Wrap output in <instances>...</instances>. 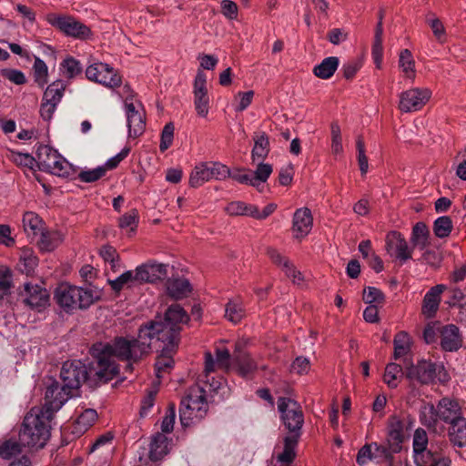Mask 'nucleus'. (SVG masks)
<instances>
[{"label": "nucleus", "mask_w": 466, "mask_h": 466, "mask_svg": "<svg viewBox=\"0 0 466 466\" xmlns=\"http://www.w3.org/2000/svg\"><path fill=\"white\" fill-rule=\"evenodd\" d=\"M189 316L178 304L168 307L164 318L157 317L138 329L137 338L117 337L112 343L98 342L92 346L90 351L96 360L97 377L104 381L112 380L118 372L115 358L127 361L126 369L133 370V364L147 356L151 350L153 340H169L172 350L176 342L179 343L182 325L187 324Z\"/></svg>", "instance_id": "nucleus-1"}, {"label": "nucleus", "mask_w": 466, "mask_h": 466, "mask_svg": "<svg viewBox=\"0 0 466 466\" xmlns=\"http://www.w3.org/2000/svg\"><path fill=\"white\" fill-rule=\"evenodd\" d=\"M52 409L39 410L33 407L24 417L19 431V440L24 447L29 449H43L51 433Z\"/></svg>", "instance_id": "nucleus-2"}, {"label": "nucleus", "mask_w": 466, "mask_h": 466, "mask_svg": "<svg viewBox=\"0 0 466 466\" xmlns=\"http://www.w3.org/2000/svg\"><path fill=\"white\" fill-rule=\"evenodd\" d=\"M445 441L429 442L428 434L422 428L415 430L412 437V458L415 466H451L445 455Z\"/></svg>", "instance_id": "nucleus-3"}, {"label": "nucleus", "mask_w": 466, "mask_h": 466, "mask_svg": "<svg viewBox=\"0 0 466 466\" xmlns=\"http://www.w3.org/2000/svg\"><path fill=\"white\" fill-rule=\"evenodd\" d=\"M463 417L462 409L458 400L444 397L435 407L425 405L420 411V420L427 427H433L439 420L451 424Z\"/></svg>", "instance_id": "nucleus-4"}, {"label": "nucleus", "mask_w": 466, "mask_h": 466, "mask_svg": "<svg viewBox=\"0 0 466 466\" xmlns=\"http://www.w3.org/2000/svg\"><path fill=\"white\" fill-rule=\"evenodd\" d=\"M87 378L86 366L80 360L66 361L60 370V409L69 399L78 396Z\"/></svg>", "instance_id": "nucleus-5"}, {"label": "nucleus", "mask_w": 466, "mask_h": 466, "mask_svg": "<svg viewBox=\"0 0 466 466\" xmlns=\"http://www.w3.org/2000/svg\"><path fill=\"white\" fill-rule=\"evenodd\" d=\"M208 409L206 390L198 384L191 386L180 404L179 416L182 426L188 427L194 420L203 419Z\"/></svg>", "instance_id": "nucleus-6"}, {"label": "nucleus", "mask_w": 466, "mask_h": 466, "mask_svg": "<svg viewBox=\"0 0 466 466\" xmlns=\"http://www.w3.org/2000/svg\"><path fill=\"white\" fill-rule=\"evenodd\" d=\"M100 298V292L60 282V308L66 312L87 309Z\"/></svg>", "instance_id": "nucleus-7"}, {"label": "nucleus", "mask_w": 466, "mask_h": 466, "mask_svg": "<svg viewBox=\"0 0 466 466\" xmlns=\"http://www.w3.org/2000/svg\"><path fill=\"white\" fill-rule=\"evenodd\" d=\"M86 76L88 80L108 88L118 87L122 83V77L118 72L106 63L95 62L89 65L86 69Z\"/></svg>", "instance_id": "nucleus-8"}, {"label": "nucleus", "mask_w": 466, "mask_h": 466, "mask_svg": "<svg viewBox=\"0 0 466 466\" xmlns=\"http://www.w3.org/2000/svg\"><path fill=\"white\" fill-rule=\"evenodd\" d=\"M278 410L280 412L284 425L289 431H300L304 423V416L301 406L296 400L280 397L278 400Z\"/></svg>", "instance_id": "nucleus-9"}, {"label": "nucleus", "mask_w": 466, "mask_h": 466, "mask_svg": "<svg viewBox=\"0 0 466 466\" xmlns=\"http://www.w3.org/2000/svg\"><path fill=\"white\" fill-rule=\"evenodd\" d=\"M399 109L402 113L420 110L431 97V91L427 87H412L399 96Z\"/></svg>", "instance_id": "nucleus-10"}, {"label": "nucleus", "mask_w": 466, "mask_h": 466, "mask_svg": "<svg viewBox=\"0 0 466 466\" xmlns=\"http://www.w3.org/2000/svg\"><path fill=\"white\" fill-rule=\"evenodd\" d=\"M132 98V94L125 98V109L129 137L136 138L144 133L146 120L141 104L133 103Z\"/></svg>", "instance_id": "nucleus-11"}, {"label": "nucleus", "mask_w": 466, "mask_h": 466, "mask_svg": "<svg viewBox=\"0 0 466 466\" xmlns=\"http://www.w3.org/2000/svg\"><path fill=\"white\" fill-rule=\"evenodd\" d=\"M20 296L26 306L38 311L44 309L49 302V294L46 289L30 282L24 284V290L21 291Z\"/></svg>", "instance_id": "nucleus-12"}, {"label": "nucleus", "mask_w": 466, "mask_h": 466, "mask_svg": "<svg viewBox=\"0 0 466 466\" xmlns=\"http://www.w3.org/2000/svg\"><path fill=\"white\" fill-rule=\"evenodd\" d=\"M194 106L198 116L206 117L209 111L210 99L207 88V76L202 71H198L194 85Z\"/></svg>", "instance_id": "nucleus-13"}, {"label": "nucleus", "mask_w": 466, "mask_h": 466, "mask_svg": "<svg viewBox=\"0 0 466 466\" xmlns=\"http://www.w3.org/2000/svg\"><path fill=\"white\" fill-rule=\"evenodd\" d=\"M138 283H155L167 276V265L149 261L136 268Z\"/></svg>", "instance_id": "nucleus-14"}, {"label": "nucleus", "mask_w": 466, "mask_h": 466, "mask_svg": "<svg viewBox=\"0 0 466 466\" xmlns=\"http://www.w3.org/2000/svg\"><path fill=\"white\" fill-rule=\"evenodd\" d=\"M406 376L412 381L430 384L436 377V364L431 361L420 360L407 369Z\"/></svg>", "instance_id": "nucleus-15"}, {"label": "nucleus", "mask_w": 466, "mask_h": 466, "mask_svg": "<svg viewBox=\"0 0 466 466\" xmlns=\"http://www.w3.org/2000/svg\"><path fill=\"white\" fill-rule=\"evenodd\" d=\"M83 73V66L76 58L66 56L60 63V76L66 80L60 79V98L62 97V90H66L70 82Z\"/></svg>", "instance_id": "nucleus-16"}, {"label": "nucleus", "mask_w": 466, "mask_h": 466, "mask_svg": "<svg viewBox=\"0 0 466 466\" xmlns=\"http://www.w3.org/2000/svg\"><path fill=\"white\" fill-rule=\"evenodd\" d=\"M386 248L391 256H395V258L401 262L411 258V249L405 238L399 232L393 231L388 234Z\"/></svg>", "instance_id": "nucleus-17"}, {"label": "nucleus", "mask_w": 466, "mask_h": 466, "mask_svg": "<svg viewBox=\"0 0 466 466\" xmlns=\"http://www.w3.org/2000/svg\"><path fill=\"white\" fill-rule=\"evenodd\" d=\"M60 31L67 36L79 40H86L92 35L88 26L72 16L63 15H60Z\"/></svg>", "instance_id": "nucleus-18"}, {"label": "nucleus", "mask_w": 466, "mask_h": 466, "mask_svg": "<svg viewBox=\"0 0 466 466\" xmlns=\"http://www.w3.org/2000/svg\"><path fill=\"white\" fill-rule=\"evenodd\" d=\"M313 218L308 208H301L295 211L292 220V233L296 239H302L309 235L312 228Z\"/></svg>", "instance_id": "nucleus-19"}, {"label": "nucleus", "mask_w": 466, "mask_h": 466, "mask_svg": "<svg viewBox=\"0 0 466 466\" xmlns=\"http://www.w3.org/2000/svg\"><path fill=\"white\" fill-rule=\"evenodd\" d=\"M445 289V285L438 284L427 291L421 307V313L425 318L432 319L435 317L441 301V294Z\"/></svg>", "instance_id": "nucleus-20"}, {"label": "nucleus", "mask_w": 466, "mask_h": 466, "mask_svg": "<svg viewBox=\"0 0 466 466\" xmlns=\"http://www.w3.org/2000/svg\"><path fill=\"white\" fill-rule=\"evenodd\" d=\"M233 362V357L226 348H218L216 350V358L210 352L205 353V373L207 376L215 371L217 368L223 370H228Z\"/></svg>", "instance_id": "nucleus-21"}, {"label": "nucleus", "mask_w": 466, "mask_h": 466, "mask_svg": "<svg viewBox=\"0 0 466 466\" xmlns=\"http://www.w3.org/2000/svg\"><path fill=\"white\" fill-rule=\"evenodd\" d=\"M441 346L445 351H457L462 346V337L459 328L454 324H448L441 328Z\"/></svg>", "instance_id": "nucleus-22"}, {"label": "nucleus", "mask_w": 466, "mask_h": 466, "mask_svg": "<svg viewBox=\"0 0 466 466\" xmlns=\"http://www.w3.org/2000/svg\"><path fill=\"white\" fill-rule=\"evenodd\" d=\"M388 442L394 452L401 449L404 441V423L397 415H391L388 419Z\"/></svg>", "instance_id": "nucleus-23"}, {"label": "nucleus", "mask_w": 466, "mask_h": 466, "mask_svg": "<svg viewBox=\"0 0 466 466\" xmlns=\"http://www.w3.org/2000/svg\"><path fill=\"white\" fill-rule=\"evenodd\" d=\"M160 355L157 357L156 361V374L157 378L162 377V373L170 371L174 367L173 355L177 352L178 343L176 342V346L172 350L169 349V340L158 341Z\"/></svg>", "instance_id": "nucleus-24"}, {"label": "nucleus", "mask_w": 466, "mask_h": 466, "mask_svg": "<svg viewBox=\"0 0 466 466\" xmlns=\"http://www.w3.org/2000/svg\"><path fill=\"white\" fill-rule=\"evenodd\" d=\"M58 104V85L56 82L50 84L43 95L40 107V115L44 120H50Z\"/></svg>", "instance_id": "nucleus-25"}, {"label": "nucleus", "mask_w": 466, "mask_h": 466, "mask_svg": "<svg viewBox=\"0 0 466 466\" xmlns=\"http://www.w3.org/2000/svg\"><path fill=\"white\" fill-rule=\"evenodd\" d=\"M233 364L236 367L237 372L242 377L248 376L258 368L256 362L250 356L240 350L238 344L236 345V350L233 355Z\"/></svg>", "instance_id": "nucleus-26"}, {"label": "nucleus", "mask_w": 466, "mask_h": 466, "mask_svg": "<svg viewBox=\"0 0 466 466\" xmlns=\"http://www.w3.org/2000/svg\"><path fill=\"white\" fill-rule=\"evenodd\" d=\"M22 221L24 230L27 236L32 238H35L43 230L46 229L43 219L33 211L25 212Z\"/></svg>", "instance_id": "nucleus-27"}, {"label": "nucleus", "mask_w": 466, "mask_h": 466, "mask_svg": "<svg viewBox=\"0 0 466 466\" xmlns=\"http://www.w3.org/2000/svg\"><path fill=\"white\" fill-rule=\"evenodd\" d=\"M167 291L171 298L181 299L191 292V285L187 279H171L167 282Z\"/></svg>", "instance_id": "nucleus-28"}, {"label": "nucleus", "mask_w": 466, "mask_h": 466, "mask_svg": "<svg viewBox=\"0 0 466 466\" xmlns=\"http://www.w3.org/2000/svg\"><path fill=\"white\" fill-rule=\"evenodd\" d=\"M393 345V358L394 360H400V358H405L410 354L412 346V339L408 332L400 331L394 337Z\"/></svg>", "instance_id": "nucleus-29"}, {"label": "nucleus", "mask_w": 466, "mask_h": 466, "mask_svg": "<svg viewBox=\"0 0 466 466\" xmlns=\"http://www.w3.org/2000/svg\"><path fill=\"white\" fill-rule=\"evenodd\" d=\"M168 438L163 433H156L150 443L149 457L152 461L162 459L168 452Z\"/></svg>", "instance_id": "nucleus-30"}, {"label": "nucleus", "mask_w": 466, "mask_h": 466, "mask_svg": "<svg viewBox=\"0 0 466 466\" xmlns=\"http://www.w3.org/2000/svg\"><path fill=\"white\" fill-rule=\"evenodd\" d=\"M254 147L251 152L253 163L257 161H263L269 153V141L268 137L265 132L256 135L254 138Z\"/></svg>", "instance_id": "nucleus-31"}, {"label": "nucleus", "mask_w": 466, "mask_h": 466, "mask_svg": "<svg viewBox=\"0 0 466 466\" xmlns=\"http://www.w3.org/2000/svg\"><path fill=\"white\" fill-rule=\"evenodd\" d=\"M449 436L451 441L458 447L466 446V418L461 419L450 424Z\"/></svg>", "instance_id": "nucleus-32"}, {"label": "nucleus", "mask_w": 466, "mask_h": 466, "mask_svg": "<svg viewBox=\"0 0 466 466\" xmlns=\"http://www.w3.org/2000/svg\"><path fill=\"white\" fill-rule=\"evenodd\" d=\"M339 61L336 56H329L322 60V62L315 66L313 73L316 76L321 79L330 78L339 66Z\"/></svg>", "instance_id": "nucleus-33"}, {"label": "nucleus", "mask_w": 466, "mask_h": 466, "mask_svg": "<svg viewBox=\"0 0 466 466\" xmlns=\"http://www.w3.org/2000/svg\"><path fill=\"white\" fill-rule=\"evenodd\" d=\"M38 265V258L35 255L34 251L29 248H24L21 251L17 268L25 275H31L34 273L35 268Z\"/></svg>", "instance_id": "nucleus-34"}, {"label": "nucleus", "mask_w": 466, "mask_h": 466, "mask_svg": "<svg viewBox=\"0 0 466 466\" xmlns=\"http://www.w3.org/2000/svg\"><path fill=\"white\" fill-rule=\"evenodd\" d=\"M245 309L243 303L238 299H234L228 300L226 304L225 309V318L234 323L238 324L241 321V319L245 317Z\"/></svg>", "instance_id": "nucleus-35"}, {"label": "nucleus", "mask_w": 466, "mask_h": 466, "mask_svg": "<svg viewBox=\"0 0 466 466\" xmlns=\"http://www.w3.org/2000/svg\"><path fill=\"white\" fill-rule=\"evenodd\" d=\"M212 179L208 163H199L192 170L189 177V186L198 187Z\"/></svg>", "instance_id": "nucleus-36"}, {"label": "nucleus", "mask_w": 466, "mask_h": 466, "mask_svg": "<svg viewBox=\"0 0 466 466\" xmlns=\"http://www.w3.org/2000/svg\"><path fill=\"white\" fill-rule=\"evenodd\" d=\"M38 158L44 169L54 173L52 170L58 167V153L48 147H44L39 150Z\"/></svg>", "instance_id": "nucleus-37"}, {"label": "nucleus", "mask_w": 466, "mask_h": 466, "mask_svg": "<svg viewBox=\"0 0 466 466\" xmlns=\"http://www.w3.org/2000/svg\"><path fill=\"white\" fill-rule=\"evenodd\" d=\"M298 440L294 436H287L284 439V449L281 453L278 455V461L281 462V466H290L296 456L295 448Z\"/></svg>", "instance_id": "nucleus-38"}, {"label": "nucleus", "mask_w": 466, "mask_h": 466, "mask_svg": "<svg viewBox=\"0 0 466 466\" xmlns=\"http://www.w3.org/2000/svg\"><path fill=\"white\" fill-rule=\"evenodd\" d=\"M137 275V269L135 270H127L124 273H122L120 276H118L115 279H109V285L111 286L112 289L116 292L120 291L125 286H133L138 283V279L136 276Z\"/></svg>", "instance_id": "nucleus-39"}, {"label": "nucleus", "mask_w": 466, "mask_h": 466, "mask_svg": "<svg viewBox=\"0 0 466 466\" xmlns=\"http://www.w3.org/2000/svg\"><path fill=\"white\" fill-rule=\"evenodd\" d=\"M403 376V370L400 364L390 362L385 368L383 381L391 389L398 386Z\"/></svg>", "instance_id": "nucleus-40"}, {"label": "nucleus", "mask_w": 466, "mask_h": 466, "mask_svg": "<svg viewBox=\"0 0 466 466\" xmlns=\"http://www.w3.org/2000/svg\"><path fill=\"white\" fill-rule=\"evenodd\" d=\"M399 66L404 73L405 77L413 80L415 78V61L409 49L401 50L399 58Z\"/></svg>", "instance_id": "nucleus-41"}, {"label": "nucleus", "mask_w": 466, "mask_h": 466, "mask_svg": "<svg viewBox=\"0 0 466 466\" xmlns=\"http://www.w3.org/2000/svg\"><path fill=\"white\" fill-rule=\"evenodd\" d=\"M58 390V383L54 381L50 386H48L46 390L45 393V403L39 410H46L47 408L52 409V417H55L56 412L58 410V393L56 392Z\"/></svg>", "instance_id": "nucleus-42"}, {"label": "nucleus", "mask_w": 466, "mask_h": 466, "mask_svg": "<svg viewBox=\"0 0 466 466\" xmlns=\"http://www.w3.org/2000/svg\"><path fill=\"white\" fill-rule=\"evenodd\" d=\"M255 205L248 204L243 201H233L228 204L226 211L230 216H247L253 217Z\"/></svg>", "instance_id": "nucleus-43"}, {"label": "nucleus", "mask_w": 466, "mask_h": 466, "mask_svg": "<svg viewBox=\"0 0 466 466\" xmlns=\"http://www.w3.org/2000/svg\"><path fill=\"white\" fill-rule=\"evenodd\" d=\"M97 412L94 409H86L81 412L76 420V428L80 433L85 432L97 420Z\"/></svg>", "instance_id": "nucleus-44"}, {"label": "nucleus", "mask_w": 466, "mask_h": 466, "mask_svg": "<svg viewBox=\"0 0 466 466\" xmlns=\"http://www.w3.org/2000/svg\"><path fill=\"white\" fill-rule=\"evenodd\" d=\"M22 447L20 440L18 441L8 440L0 445V457L5 460H9L13 456L20 454L22 452Z\"/></svg>", "instance_id": "nucleus-45"}, {"label": "nucleus", "mask_w": 466, "mask_h": 466, "mask_svg": "<svg viewBox=\"0 0 466 466\" xmlns=\"http://www.w3.org/2000/svg\"><path fill=\"white\" fill-rule=\"evenodd\" d=\"M452 230V221L450 217L442 216L438 218L433 224V231L434 234L440 238H443L448 237Z\"/></svg>", "instance_id": "nucleus-46"}, {"label": "nucleus", "mask_w": 466, "mask_h": 466, "mask_svg": "<svg viewBox=\"0 0 466 466\" xmlns=\"http://www.w3.org/2000/svg\"><path fill=\"white\" fill-rule=\"evenodd\" d=\"M429 230L427 226L422 222L415 224L412 229V242L415 246H420L423 248L428 240Z\"/></svg>", "instance_id": "nucleus-47"}, {"label": "nucleus", "mask_w": 466, "mask_h": 466, "mask_svg": "<svg viewBox=\"0 0 466 466\" xmlns=\"http://www.w3.org/2000/svg\"><path fill=\"white\" fill-rule=\"evenodd\" d=\"M362 299L366 304L378 306L384 302L385 296L380 289L375 287H368L363 290Z\"/></svg>", "instance_id": "nucleus-48"}, {"label": "nucleus", "mask_w": 466, "mask_h": 466, "mask_svg": "<svg viewBox=\"0 0 466 466\" xmlns=\"http://www.w3.org/2000/svg\"><path fill=\"white\" fill-rule=\"evenodd\" d=\"M138 224V213L136 209L130 210L119 218V228L129 232H135Z\"/></svg>", "instance_id": "nucleus-49"}, {"label": "nucleus", "mask_w": 466, "mask_h": 466, "mask_svg": "<svg viewBox=\"0 0 466 466\" xmlns=\"http://www.w3.org/2000/svg\"><path fill=\"white\" fill-rule=\"evenodd\" d=\"M258 165L256 169L253 172L254 179L257 184V187L259 185L265 183L268 178L270 177L273 167L270 164L263 163L262 161H257Z\"/></svg>", "instance_id": "nucleus-50"}, {"label": "nucleus", "mask_w": 466, "mask_h": 466, "mask_svg": "<svg viewBox=\"0 0 466 466\" xmlns=\"http://www.w3.org/2000/svg\"><path fill=\"white\" fill-rule=\"evenodd\" d=\"M105 175L106 167L99 166L93 169L81 170L77 177L81 182L93 183L99 180Z\"/></svg>", "instance_id": "nucleus-51"}, {"label": "nucleus", "mask_w": 466, "mask_h": 466, "mask_svg": "<svg viewBox=\"0 0 466 466\" xmlns=\"http://www.w3.org/2000/svg\"><path fill=\"white\" fill-rule=\"evenodd\" d=\"M331 133V151L334 155H339L343 152L341 130L338 123H332L330 127Z\"/></svg>", "instance_id": "nucleus-52"}, {"label": "nucleus", "mask_w": 466, "mask_h": 466, "mask_svg": "<svg viewBox=\"0 0 466 466\" xmlns=\"http://www.w3.org/2000/svg\"><path fill=\"white\" fill-rule=\"evenodd\" d=\"M427 23L430 25L434 36L439 43H445L447 40V34L442 22L437 17H431L427 19Z\"/></svg>", "instance_id": "nucleus-53"}, {"label": "nucleus", "mask_w": 466, "mask_h": 466, "mask_svg": "<svg viewBox=\"0 0 466 466\" xmlns=\"http://www.w3.org/2000/svg\"><path fill=\"white\" fill-rule=\"evenodd\" d=\"M373 450L379 451L380 446L376 442L364 445L358 452L357 462L360 465H365L369 461H371L373 459Z\"/></svg>", "instance_id": "nucleus-54"}, {"label": "nucleus", "mask_w": 466, "mask_h": 466, "mask_svg": "<svg viewBox=\"0 0 466 466\" xmlns=\"http://www.w3.org/2000/svg\"><path fill=\"white\" fill-rule=\"evenodd\" d=\"M175 127L172 122L165 125L160 137L159 149L165 152L173 143Z\"/></svg>", "instance_id": "nucleus-55"}, {"label": "nucleus", "mask_w": 466, "mask_h": 466, "mask_svg": "<svg viewBox=\"0 0 466 466\" xmlns=\"http://www.w3.org/2000/svg\"><path fill=\"white\" fill-rule=\"evenodd\" d=\"M175 419H176V410L175 405L170 404L166 411V414L161 421V433L167 434L172 432L174 429L175 424Z\"/></svg>", "instance_id": "nucleus-56"}, {"label": "nucleus", "mask_w": 466, "mask_h": 466, "mask_svg": "<svg viewBox=\"0 0 466 466\" xmlns=\"http://www.w3.org/2000/svg\"><path fill=\"white\" fill-rule=\"evenodd\" d=\"M12 287V272L6 267H0V298L6 296Z\"/></svg>", "instance_id": "nucleus-57"}, {"label": "nucleus", "mask_w": 466, "mask_h": 466, "mask_svg": "<svg viewBox=\"0 0 466 466\" xmlns=\"http://www.w3.org/2000/svg\"><path fill=\"white\" fill-rule=\"evenodd\" d=\"M35 81L43 86L47 82V66L40 58H35L34 63Z\"/></svg>", "instance_id": "nucleus-58"}, {"label": "nucleus", "mask_w": 466, "mask_h": 466, "mask_svg": "<svg viewBox=\"0 0 466 466\" xmlns=\"http://www.w3.org/2000/svg\"><path fill=\"white\" fill-rule=\"evenodd\" d=\"M37 238V245L42 251H51L55 249L56 243L53 233L45 229Z\"/></svg>", "instance_id": "nucleus-59"}, {"label": "nucleus", "mask_w": 466, "mask_h": 466, "mask_svg": "<svg viewBox=\"0 0 466 466\" xmlns=\"http://www.w3.org/2000/svg\"><path fill=\"white\" fill-rule=\"evenodd\" d=\"M232 179L235 181L244 184V185H249L254 187H257V184L254 179L253 172L246 169H238L231 173Z\"/></svg>", "instance_id": "nucleus-60"}, {"label": "nucleus", "mask_w": 466, "mask_h": 466, "mask_svg": "<svg viewBox=\"0 0 466 466\" xmlns=\"http://www.w3.org/2000/svg\"><path fill=\"white\" fill-rule=\"evenodd\" d=\"M221 14L228 20H236L238 15V6L232 0H222L220 2Z\"/></svg>", "instance_id": "nucleus-61"}, {"label": "nucleus", "mask_w": 466, "mask_h": 466, "mask_svg": "<svg viewBox=\"0 0 466 466\" xmlns=\"http://www.w3.org/2000/svg\"><path fill=\"white\" fill-rule=\"evenodd\" d=\"M211 178L217 180L225 179L228 177H231L230 170L228 167L219 162L208 163Z\"/></svg>", "instance_id": "nucleus-62"}, {"label": "nucleus", "mask_w": 466, "mask_h": 466, "mask_svg": "<svg viewBox=\"0 0 466 466\" xmlns=\"http://www.w3.org/2000/svg\"><path fill=\"white\" fill-rule=\"evenodd\" d=\"M8 157L19 166L32 167L35 163V158L31 155L25 153L10 151Z\"/></svg>", "instance_id": "nucleus-63"}, {"label": "nucleus", "mask_w": 466, "mask_h": 466, "mask_svg": "<svg viewBox=\"0 0 466 466\" xmlns=\"http://www.w3.org/2000/svg\"><path fill=\"white\" fill-rule=\"evenodd\" d=\"M1 75L15 85H24L26 82L25 74L17 69H2Z\"/></svg>", "instance_id": "nucleus-64"}]
</instances>
